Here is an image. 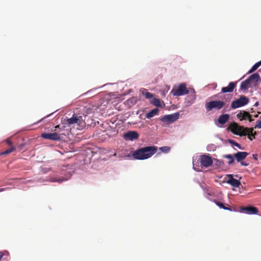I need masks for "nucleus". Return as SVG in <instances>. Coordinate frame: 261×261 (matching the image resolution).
Wrapping results in <instances>:
<instances>
[{
	"label": "nucleus",
	"instance_id": "20e7f679",
	"mask_svg": "<svg viewBox=\"0 0 261 261\" xmlns=\"http://www.w3.org/2000/svg\"><path fill=\"white\" fill-rule=\"evenodd\" d=\"M195 91L192 88H187L185 83L180 84V96L188 94L185 98L186 107L190 106L196 99Z\"/></svg>",
	"mask_w": 261,
	"mask_h": 261
},
{
	"label": "nucleus",
	"instance_id": "f8f14e48",
	"mask_svg": "<svg viewBox=\"0 0 261 261\" xmlns=\"http://www.w3.org/2000/svg\"><path fill=\"white\" fill-rule=\"evenodd\" d=\"M237 116L241 121L247 119L249 120L250 122L253 121V119H252V115L245 111H240L237 114Z\"/></svg>",
	"mask_w": 261,
	"mask_h": 261
},
{
	"label": "nucleus",
	"instance_id": "412c9836",
	"mask_svg": "<svg viewBox=\"0 0 261 261\" xmlns=\"http://www.w3.org/2000/svg\"><path fill=\"white\" fill-rule=\"evenodd\" d=\"M193 169L197 171H200L202 168V167L201 165H200L198 161H195L193 160Z\"/></svg>",
	"mask_w": 261,
	"mask_h": 261
},
{
	"label": "nucleus",
	"instance_id": "f03ea898",
	"mask_svg": "<svg viewBox=\"0 0 261 261\" xmlns=\"http://www.w3.org/2000/svg\"><path fill=\"white\" fill-rule=\"evenodd\" d=\"M65 123L68 126L76 124L80 129H83L86 125L91 124V119L90 116L85 114H74L71 118L66 120Z\"/></svg>",
	"mask_w": 261,
	"mask_h": 261
},
{
	"label": "nucleus",
	"instance_id": "bb28decb",
	"mask_svg": "<svg viewBox=\"0 0 261 261\" xmlns=\"http://www.w3.org/2000/svg\"><path fill=\"white\" fill-rule=\"evenodd\" d=\"M228 142L230 144H231L232 145H234L236 147H237L238 148H239V149H243V148L241 147V146L240 145V144H239V143H238L237 142H236L235 141L233 140H231V139H228Z\"/></svg>",
	"mask_w": 261,
	"mask_h": 261
},
{
	"label": "nucleus",
	"instance_id": "39448f33",
	"mask_svg": "<svg viewBox=\"0 0 261 261\" xmlns=\"http://www.w3.org/2000/svg\"><path fill=\"white\" fill-rule=\"evenodd\" d=\"M259 81H261L260 77L258 73H255L251 75L248 79L242 82L240 89L247 90L249 88L256 86Z\"/></svg>",
	"mask_w": 261,
	"mask_h": 261
},
{
	"label": "nucleus",
	"instance_id": "6ab92c4d",
	"mask_svg": "<svg viewBox=\"0 0 261 261\" xmlns=\"http://www.w3.org/2000/svg\"><path fill=\"white\" fill-rule=\"evenodd\" d=\"M140 91L143 95H144L146 98L150 99L153 97V95L148 91V90L146 89L142 88L140 90Z\"/></svg>",
	"mask_w": 261,
	"mask_h": 261
},
{
	"label": "nucleus",
	"instance_id": "0eeeda50",
	"mask_svg": "<svg viewBox=\"0 0 261 261\" xmlns=\"http://www.w3.org/2000/svg\"><path fill=\"white\" fill-rule=\"evenodd\" d=\"M249 102V99L245 96H241L239 99L233 100L231 104V108L235 109L245 106Z\"/></svg>",
	"mask_w": 261,
	"mask_h": 261
},
{
	"label": "nucleus",
	"instance_id": "423d86ee",
	"mask_svg": "<svg viewBox=\"0 0 261 261\" xmlns=\"http://www.w3.org/2000/svg\"><path fill=\"white\" fill-rule=\"evenodd\" d=\"M226 103L222 100H213L205 103V109L207 111L214 110L219 111L225 107Z\"/></svg>",
	"mask_w": 261,
	"mask_h": 261
},
{
	"label": "nucleus",
	"instance_id": "b1692460",
	"mask_svg": "<svg viewBox=\"0 0 261 261\" xmlns=\"http://www.w3.org/2000/svg\"><path fill=\"white\" fill-rule=\"evenodd\" d=\"M151 103L156 107H162L161 101L159 99L154 98L151 101Z\"/></svg>",
	"mask_w": 261,
	"mask_h": 261
},
{
	"label": "nucleus",
	"instance_id": "2eb2a0df",
	"mask_svg": "<svg viewBox=\"0 0 261 261\" xmlns=\"http://www.w3.org/2000/svg\"><path fill=\"white\" fill-rule=\"evenodd\" d=\"M249 154V153L247 152H240L239 151L233 154V156L236 159L238 162H241L244 160L247 156Z\"/></svg>",
	"mask_w": 261,
	"mask_h": 261
},
{
	"label": "nucleus",
	"instance_id": "cd10ccee",
	"mask_svg": "<svg viewBox=\"0 0 261 261\" xmlns=\"http://www.w3.org/2000/svg\"><path fill=\"white\" fill-rule=\"evenodd\" d=\"M159 150L164 153L168 152L170 150V147L168 146H163L159 148Z\"/></svg>",
	"mask_w": 261,
	"mask_h": 261
},
{
	"label": "nucleus",
	"instance_id": "9d476101",
	"mask_svg": "<svg viewBox=\"0 0 261 261\" xmlns=\"http://www.w3.org/2000/svg\"><path fill=\"white\" fill-rule=\"evenodd\" d=\"M178 119V113H176L172 115H165L161 118L162 122L167 123H172Z\"/></svg>",
	"mask_w": 261,
	"mask_h": 261
},
{
	"label": "nucleus",
	"instance_id": "e433bc0d",
	"mask_svg": "<svg viewBox=\"0 0 261 261\" xmlns=\"http://www.w3.org/2000/svg\"><path fill=\"white\" fill-rule=\"evenodd\" d=\"M45 117L42 118L41 120H39L37 123H39V122L41 121L42 120V119H43Z\"/></svg>",
	"mask_w": 261,
	"mask_h": 261
},
{
	"label": "nucleus",
	"instance_id": "72a5a7b5",
	"mask_svg": "<svg viewBox=\"0 0 261 261\" xmlns=\"http://www.w3.org/2000/svg\"><path fill=\"white\" fill-rule=\"evenodd\" d=\"M4 255V253L3 252H0V260L2 259Z\"/></svg>",
	"mask_w": 261,
	"mask_h": 261
},
{
	"label": "nucleus",
	"instance_id": "393cba45",
	"mask_svg": "<svg viewBox=\"0 0 261 261\" xmlns=\"http://www.w3.org/2000/svg\"><path fill=\"white\" fill-rule=\"evenodd\" d=\"M171 93L173 96L179 95V85L174 87L171 91Z\"/></svg>",
	"mask_w": 261,
	"mask_h": 261
},
{
	"label": "nucleus",
	"instance_id": "dca6fc26",
	"mask_svg": "<svg viewBox=\"0 0 261 261\" xmlns=\"http://www.w3.org/2000/svg\"><path fill=\"white\" fill-rule=\"evenodd\" d=\"M237 82H230L227 87H223L221 89L222 93L231 92L236 86Z\"/></svg>",
	"mask_w": 261,
	"mask_h": 261
},
{
	"label": "nucleus",
	"instance_id": "4be33fe9",
	"mask_svg": "<svg viewBox=\"0 0 261 261\" xmlns=\"http://www.w3.org/2000/svg\"><path fill=\"white\" fill-rule=\"evenodd\" d=\"M223 158L229 159L228 164L229 165L232 164L234 162V156L232 154H225L223 155Z\"/></svg>",
	"mask_w": 261,
	"mask_h": 261
},
{
	"label": "nucleus",
	"instance_id": "1a4fd4ad",
	"mask_svg": "<svg viewBox=\"0 0 261 261\" xmlns=\"http://www.w3.org/2000/svg\"><path fill=\"white\" fill-rule=\"evenodd\" d=\"M41 137L45 139L59 141L61 140L60 135L58 133H42Z\"/></svg>",
	"mask_w": 261,
	"mask_h": 261
},
{
	"label": "nucleus",
	"instance_id": "c756f323",
	"mask_svg": "<svg viewBox=\"0 0 261 261\" xmlns=\"http://www.w3.org/2000/svg\"><path fill=\"white\" fill-rule=\"evenodd\" d=\"M64 180V179H61V178H53L51 181L53 182H61L62 181H63Z\"/></svg>",
	"mask_w": 261,
	"mask_h": 261
},
{
	"label": "nucleus",
	"instance_id": "473e14b6",
	"mask_svg": "<svg viewBox=\"0 0 261 261\" xmlns=\"http://www.w3.org/2000/svg\"><path fill=\"white\" fill-rule=\"evenodd\" d=\"M253 159L255 160H257V154H253L252 155Z\"/></svg>",
	"mask_w": 261,
	"mask_h": 261
},
{
	"label": "nucleus",
	"instance_id": "4c0bfd02",
	"mask_svg": "<svg viewBox=\"0 0 261 261\" xmlns=\"http://www.w3.org/2000/svg\"><path fill=\"white\" fill-rule=\"evenodd\" d=\"M254 116V117H258V115L257 114V115H255Z\"/></svg>",
	"mask_w": 261,
	"mask_h": 261
},
{
	"label": "nucleus",
	"instance_id": "4468645a",
	"mask_svg": "<svg viewBox=\"0 0 261 261\" xmlns=\"http://www.w3.org/2000/svg\"><path fill=\"white\" fill-rule=\"evenodd\" d=\"M227 176L228 177V179L226 181V183L236 188H238L241 185V182L239 180L234 179L232 175L228 174Z\"/></svg>",
	"mask_w": 261,
	"mask_h": 261
},
{
	"label": "nucleus",
	"instance_id": "6e6552de",
	"mask_svg": "<svg viewBox=\"0 0 261 261\" xmlns=\"http://www.w3.org/2000/svg\"><path fill=\"white\" fill-rule=\"evenodd\" d=\"M199 161L201 165L204 167H208L213 164L212 158L206 154L201 155L199 157Z\"/></svg>",
	"mask_w": 261,
	"mask_h": 261
},
{
	"label": "nucleus",
	"instance_id": "a211bd4d",
	"mask_svg": "<svg viewBox=\"0 0 261 261\" xmlns=\"http://www.w3.org/2000/svg\"><path fill=\"white\" fill-rule=\"evenodd\" d=\"M159 112V109L158 108H155L149 111L148 113H146L145 115V117L148 119L154 117V116L158 115Z\"/></svg>",
	"mask_w": 261,
	"mask_h": 261
},
{
	"label": "nucleus",
	"instance_id": "9b49d317",
	"mask_svg": "<svg viewBox=\"0 0 261 261\" xmlns=\"http://www.w3.org/2000/svg\"><path fill=\"white\" fill-rule=\"evenodd\" d=\"M123 138L125 140L133 141L139 138V134L136 131H128L123 135Z\"/></svg>",
	"mask_w": 261,
	"mask_h": 261
},
{
	"label": "nucleus",
	"instance_id": "7c9ffc66",
	"mask_svg": "<svg viewBox=\"0 0 261 261\" xmlns=\"http://www.w3.org/2000/svg\"><path fill=\"white\" fill-rule=\"evenodd\" d=\"M6 142L9 145H12L13 144L12 142L11 141L10 139H7L6 140Z\"/></svg>",
	"mask_w": 261,
	"mask_h": 261
},
{
	"label": "nucleus",
	"instance_id": "ddd939ff",
	"mask_svg": "<svg viewBox=\"0 0 261 261\" xmlns=\"http://www.w3.org/2000/svg\"><path fill=\"white\" fill-rule=\"evenodd\" d=\"M241 210L242 212L247 214H257L258 213V209L253 206L242 207Z\"/></svg>",
	"mask_w": 261,
	"mask_h": 261
},
{
	"label": "nucleus",
	"instance_id": "aec40b11",
	"mask_svg": "<svg viewBox=\"0 0 261 261\" xmlns=\"http://www.w3.org/2000/svg\"><path fill=\"white\" fill-rule=\"evenodd\" d=\"M261 65V60L255 63L250 70L247 72V74H250L255 71Z\"/></svg>",
	"mask_w": 261,
	"mask_h": 261
},
{
	"label": "nucleus",
	"instance_id": "2f4dec72",
	"mask_svg": "<svg viewBox=\"0 0 261 261\" xmlns=\"http://www.w3.org/2000/svg\"><path fill=\"white\" fill-rule=\"evenodd\" d=\"M241 163V165L243 166H248L249 165L248 163H247L245 162H243L242 161L241 162H240Z\"/></svg>",
	"mask_w": 261,
	"mask_h": 261
},
{
	"label": "nucleus",
	"instance_id": "58836bf2",
	"mask_svg": "<svg viewBox=\"0 0 261 261\" xmlns=\"http://www.w3.org/2000/svg\"><path fill=\"white\" fill-rule=\"evenodd\" d=\"M261 70V68L260 69V70L259 71H260Z\"/></svg>",
	"mask_w": 261,
	"mask_h": 261
},
{
	"label": "nucleus",
	"instance_id": "f257e3e1",
	"mask_svg": "<svg viewBox=\"0 0 261 261\" xmlns=\"http://www.w3.org/2000/svg\"><path fill=\"white\" fill-rule=\"evenodd\" d=\"M229 128L233 134L239 135L241 137L247 136L248 138L250 141L254 139L255 136L257 135L256 132H253L254 130L253 127H245L243 126L239 125L236 122L231 123Z\"/></svg>",
	"mask_w": 261,
	"mask_h": 261
},
{
	"label": "nucleus",
	"instance_id": "f3484780",
	"mask_svg": "<svg viewBox=\"0 0 261 261\" xmlns=\"http://www.w3.org/2000/svg\"><path fill=\"white\" fill-rule=\"evenodd\" d=\"M229 119V115L227 114H222L218 119V122L221 124H224Z\"/></svg>",
	"mask_w": 261,
	"mask_h": 261
},
{
	"label": "nucleus",
	"instance_id": "c85d7f7f",
	"mask_svg": "<svg viewBox=\"0 0 261 261\" xmlns=\"http://www.w3.org/2000/svg\"><path fill=\"white\" fill-rule=\"evenodd\" d=\"M260 120L259 121H257L256 124L254 127L255 128H261V116L260 117Z\"/></svg>",
	"mask_w": 261,
	"mask_h": 261
},
{
	"label": "nucleus",
	"instance_id": "7ed1b4c3",
	"mask_svg": "<svg viewBox=\"0 0 261 261\" xmlns=\"http://www.w3.org/2000/svg\"><path fill=\"white\" fill-rule=\"evenodd\" d=\"M158 150L155 146L143 147L137 149L132 154V156L136 160H143L152 156Z\"/></svg>",
	"mask_w": 261,
	"mask_h": 261
},
{
	"label": "nucleus",
	"instance_id": "f704fd0d",
	"mask_svg": "<svg viewBox=\"0 0 261 261\" xmlns=\"http://www.w3.org/2000/svg\"><path fill=\"white\" fill-rule=\"evenodd\" d=\"M8 189H9V188H1V189H0V192H3Z\"/></svg>",
	"mask_w": 261,
	"mask_h": 261
},
{
	"label": "nucleus",
	"instance_id": "c9c22d12",
	"mask_svg": "<svg viewBox=\"0 0 261 261\" xmlns=\"http://www.w3.org/2000/svg\"><path fill=\"white\" fill-rule=\"evenodd\" d=\"M58 128H60V126H59V125H57V126H56L55 127V130H55V131H57V129H58Z\"/></svg>",
	"mask_w": 261,
	"mask_h": 261
},
{
	"label": "nucleus",
	"instance_id": "5701e85b",
	"mask_svg": "<svg viewBox=\"0 0 261 261\" xmlns=\"http://www.w3.org/2000/svg\"><path fill=\"white\" fill-rule=\"evenodd\" d=\"M214 202L216 204V205H218V206L220 208H223V209H224V210H229V211H231V208H230V207H227L225 206L224 205V204H223L222 203H221V202H219V201H217V200H214Z\"/></svg>",
	"mask_w": 261,
	"mask_h": 261
},
{
	"label": "nucleus",
	"instance_id": "a878e982",
	"mask_svg": "<svg viewBox=\"0 0 261 261\" xmlns=\"http://www.w3.org/2000/svg\"><path fill=\"white\" fill-rule=\"evenodd\" d=\"M15 149V148L14 147H11L10 148L1 152L0 155H7L8 154H9V153L12 152Z\"/></svg>",
	"mask_w": 261,
	"mask_h": 261
}]
</instances>
